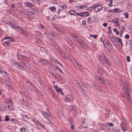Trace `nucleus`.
<instances>
[{
  "mask_svg": "<svg viewBox=\"0 0 132 132\" xmlns=\"http://www.w3.org/2000/svg\"><path fill=\"white\" fill-rule=\"evenodd\" d=\"M9 26L12 28L15 29L16 31L20 34H22L25 36L28 35V34L26 30L22 29L21 28L17 26L15 24L12 23H10Z\"/></svg>",
  "mask_w": 132,
  "mask_h": 132,
  "instance_id": "1",
  "label": "nucleus"
},
{
  "mask_svg": "<svg viewBox=\"0 0 132 132\" xmlns=\"http://www.w3.org/2000/svg\"><path fill=\"white\" fill-rule=\"evenodd\" d=\"M98 57L100 60L103 63H107L109 65H111V64L109 62L108 60L104 55H101L99 54L98 55Z\"/></svg>",
  "mask_w": 132,
  "mask_h": 132,
  "instance_id": "2",
  "label": "nucleus"
},
{
  "mask_svg": "<svg viewBox=\"0 0 132 132\" xmlns=\"http://www.w3.org/2000/svg\"><path fill=\"white\" fill-rule=\"evenodd\" d=\"M20 54V53L19 54L18 53V55L17 56L18 58L22 60L26 61H27L29 60V57L28 56H26L21 54Z\"/></svg>",
  "mask_w": 132,
  "mask_h": 132,
  "instance_id": "3",
  "label": "nucleus"
},
{
  "mask_svg": "<svg viewBox=\"0 0 132 132\" xmlns=\"http://www.w3.org/2000/svg\"><path fill=\"white\" fill-rule=\"evenodd\" d=\"M6 103L7 104V106H6L5 108L8 110H12L13 106L12 101L10 100H7L6 101Z\"/></svg>",
  "mask_w": 132,
  "mask_h": 132,
  "instance_id": "4",
  "label": "nucleus"
},
{
  "mask_svg": "<svg viewBox=\"0 0 132 132\" xmlns=\"http://www.w3.org/2000/svg\"><path fill=\"white\" fill-rule=\"evenodd\" d=\"M41 112L45 118L48 120L50 122L51 121L50 119L51 117L48 113L43 110L41 111Z\"/></svg>",
  "mask_w": 132,
  "mask_h": 132,
  "instance_id": "5",
  "label": "nucleus"
},
{
  "mask_svg": "<svg viewBox=\"0 0 132 132\" xmlns=\"http://www.w3.org/2000/svg\"><path fill=\"white\" fill-rule=\"evenodd\" d=\"M64 99L66 102H71L73 99V96L70 94H68L65 96Z\"/></svg>",
  "mask_w": 132,
  "mask_h": 132,
  "instance_id": "6",
  "label": "nucleus"
},
{
  "mask_svg": "<svg viewBox=\"0 0 132 132\" xmlns=\"http://www.w3.org/2000/svg\"><path fill=\"white\" fill-rule=\"evenodd\" d=\"M94 6L95 11L96 12L100 11L103 8L102 6L98 4H94Z\"/></svg>",
  "mask_w": 132,
  "mask_h": 132,
  "instance_id": "7",
  "label": "nucleus"
},
{
  "mask_svg": "<svg viewBox=\"0 0 132 132\" xmlns=\"http://www.w3.org/2000/svg\"><path fill=\"white\" fill-rule=\"evenodd\" d=\"M67 7V5H63L60 6L59 7L58 10L57 12L58 14H59L60 12L64 9H66Z\"/></svg>",
  "mask_w": 132,
  "mask_h": 132,
  "instance_id": "8",
  "label": "nucleus"
},
{
  "mask_svg": "<svg viewBox=\"0 0 132 132\" xmlns=\"http://www.w3.org/2000/svg\"><path fill=\"white\" fill-rule=\"evenodd\" d=\"M71 110L73 111V114L74 117H76L77 116V112L76 111V108L75 106L72 105L70 106Z\"/></svg>",
  "mask_w": 132,
  "mask_h": 132,
  "instance_id": "9",
  "label": "nucleus"
},
{
  "mask_svg": "<svg viewBox=\"0 0 132 132\" xmlns=\"http://www.w3.org/2000/svg\"><path fill=\"white\" fill-rule=\"evenodd\" d=\"M21 12L22 14L27 15L28 16L30 15V14H32V13H31V12L29 11L28 10H23L22 11H21Z\"/></svg>",
  "mask_w": 132,
  "mask_h": 132,
  "instance_id": "10",
  "label": "nucleus"
},
{
  "mask_svg": "<svg viewBox=\"0 0 132 132\" xmlns=\"http://www.w3.org/2000/svg\"><path fill=\"white\" fill-rule=\"evenodd\" d=\"M112 22L115 23V24L117 27H119L120 26V24L119 22L118 19L117 18H115L113 19Z\"/></svg>",
  "mask_w": 132,
  "mask_h": 132,
  "instance_id": "11",
  "label": "nucleus"
},
{
  "mask_svg": "<svg viewBox=\"0 0 132 132\" xmlns=\"http://www.w3.org/2000/svg\"><path fill=\"white\" fill-rule=\"evenodd\" d=\"M0 72L2 75L4 76L8 77L9 76V74L8 73L3 70H2L1 69H0Z\"/></svg>",
  "mask_w": 132,
  "mask_h": 132,
  "instance_id": "12",
  "label": "nucleus"
},
{
  "mask_svg": "<svg viewBox=\"0 0 132 132\" xmlns=\"http://www.w3.org/2000/svg\"><path fill=\"white\" fill-rule=\"evenodd\" d=\"M34 123L36 124L37 125L42 127L43 128H44L45 126L42 124L38 120H34Z\"/></svg>",
  "mask_w": 132,
  "mask_h": 132,
  "instance_id": "13",
  "label": "nucleus"
},
{
  "mask_svg": "<svg viewBox=\"0 0 132 132\" xmlns=\"http://www.w3.org/2000/svg\"><path fill=\"white\" fill-rule=\"evenodd\" d=\"M121 126L122 130L125 131L127 130V127L126 125L124 123H122L121 125Z\"/></svg>",
  "mask_w": 132,
  "mask_h": 132,
  "instance_id": "14",
  "label": "nucleus"
},
{
  "mask_svg": "<svg viewBox=\"0 0 132 132\" xmlns=\"http://www.w3.org/2000/svg\"><path fill=\"white\" fill-rule=\"evenodd\" d=\"M129 89H128V90H127V88H125V89L123 90L124 91L126 95L127 96V98L128 99H130V97H129V94L128 93V91H129Z\"/></svg>",
  "mask_w": 132,
  "mask_h": 132,
  "instance_id": "15",
  "label": "nucleus"
},
{
  "mask_svg": "<svg viewBox=\"0 0 132 132\" xmlns=\"http://www.w3.org/2000/svg\"><path fill=\"white\" fill-rule=\"evenodd\" d=\"M77 42L80 44L82 46H84V44L83 43V42L80 40V39L78 37V38L76 39Z\"/></svg>",
  "mask_w": 132,
  "mask_h": 132,
  "instance_id": "16",
  "label": "nucleus"
},
{
  "mask_svg": "<svg viewBox=\"0 0 132 132\" xmlns=\"http://www.w3.org/2000/svg\"><path fill=\"white\" fill-rule=\"evenodd\" d=\"M24 4L27 6L28 7H31L33 6V4L29 2H25Z\"/></svg>",
  "mask_w": 132,
  "mask_h": 132,
  "instance_id": "17",
  "label": "nucleus"
},
{
  "mask_svg": "<svg viewBox=\"0 0 132 132\" xmlns=\"http://www.w3.org/2000/svg\"><path fill=\"white\" fill-rule=\"evenodd\" d=\"M100 80L101 81V82L102 83L106 85L107 83V84H108V81L107 80L105 81L103 79H102L101 78H100Z\"/></svg>",
  "mask_w": 132,
  "mask_h": 132,
  "instance_id": "18",
  "label": "nucleus"
},
{
  "mask_svg": "<svg viewBox=\"0 0 132 132\" xmlns=\"http://www.w3.org/2000/svg\"><path fill=\"white\" fill-rule=\"evenodd\" d=\"M94 86L96 89L99 91H101V88H100L98 84H94Z\"/></svg>",
  "mask_w": 132,
  "mask_h": 132,
  "instance_id": "19",
  "label": "nucleus"
},
{
  "mask_svg": "<svg viewBox=\"0 0 132 132\" xmlns=\"http://www.w3.org/2000/svg\"><path fill=\"white\" fill-rule=\"evenodd\" d=\"M77 7L79 9H87V6H78Z\"/></svg>",
  "mask_w": 132,
  "mask_h": 132,
  "instance_id": "20",
  "label": "nucleus"
},
{
  "mask_svg": "<svg viewBox=\"0 0 132 132\" xmlns=\"http://www.w3.org/2000/svg\"><path fill=\"white\" fill-rule=\"evenodd\" d=\"M4 39H10L9 41H13L14 40L13 38L9 36H6L4 38Z\"/></svg>",
  "mask_w": 132,
  "mask_h": 132,
  "instance_id": "21",
  "label": "nucleus"
},
{
  "mask_svg": "<svg viewBox=\"0 0 132 132\" xmlns=\"http://www.w3.org/2000/svg\"><path fill=\"white\" fill-rule=\"evenodd\" d=\"M115 39L118 40L119 42L120 43L121 46H123V45L122 42V40L120 38L117 37H115Z\"/></svg>",
  "mask_w": 132,
  "mask_h": 132,
  "instance_id": "22",
  "label": "nucleus"
},
{
  "mask_svg": "<svg viewBox=\"0 0 132 132\" xmlns=\"http://www.w3.org/2000/svg\"><path fill=\"white\" fill-rule=\"evenodd\" d=\"M89 15V13L87 12H85L82 13V15H81V16L85 17L88 16Z\"/></svg>",
  "mask_w": 132,
  "mask_h": 132,
  "instance_id": "23",
  "label": "nucleus"
},
{
  "mask_svg": "<svg viewBox=\"0 0 132 132\" xmlns=\"http://www.w3.org/2000/svg\"><path fill=\"white\" fill-rule=\"evenodd\" d=\"M71 61H72L73 63L76 66L77 65H78V63L75 59H73L71 60Z\"/></svg>",
  "mask_w": 132,
  "mask_h": 132,
  "instance_id": "24",
  "label": "nucleus"
},
{
  "mask_svg": "<svg viewBox=\"0 0 132 132\" xmlns=\"http://www.w3.org/2000/svg\"><path fill=\"white\" fill-rule=\"evenodd\" d=\"M31 13H32L34 14H37L38 12V11L37 9H34L33 10L31 11Z\"/></svg>",
  "mask_w": 132,
  "mask_h": 132,
  "instance_id": "25",
  "label": "nucleus"
},
{
  "mask_svg": "<svg viewBox=\"0 0 132 132\" xmlns=\"http://www.w3.org/2000/svg\"><path fill=\"white\" fill-rule=\"evenodd\" d=\"M10 41H6L5 42H4L3 43V45L6 46H10Z\"/></svg>",
  "mask_w": 132,
  "mask_h": 132,
  "instance_id": "26",
  "label": "nucleus"
},
{
  "mask_svg": "<svg viewBox=\"0 0 132 132\" xmlns=\"http://www.w3.org/2000/svg\"><path fill=\"white\" fill-rule=\"evenodd\" d=\"M104 9L105 11L107 12L110 13L112 12V9H109L108 8L106 7H105Z\"/></svg>",
  "mask_w": 132,
  "mask_h": 132,
  "instance_id": "27",
  "label": "nucleus"
},
{
  "mask_svg": "<svg viewBox=\"0 0 132 132\" xmlns=\"http://www.w3.org/2000/svg\"><path fill=\"white\" fill-rule=\"evenodd\" d=\"M94 9L95 7L94 4L88 8V9H87V10L88 11H90L92 10L93 9Z\"/></svg>",
  "mask_w": 132,
  "mask_h": 132,
  "instance_id": "28",
  "label": "nucleus"
},
{
  "mask_svg": "<svg viewBox=\"0 0 132 132\" xmlns=\"http://www.w3.org/2000/svg\"><path fill=\"white\" fill-rule=\"evenodd\" d=\"M54 87L55 88L57 91L58 92H59L60 90L61 89L59 88L57 85H54Z\"/></svg>",
  "mask_w": 132,
  "mask_h": 132,
  "instance_id": "29",
  "label": "nucleus"
},
{
  "mask_svg": "<svg viewBox=\"0 0 132 132\" xmlns=\"http://www.w3.org/2000/svg\"><path fill=\"white\" fill-rule=\"evenodd\" d=\"M34 14L32 13V14H30V15H29L28 16V18H29V19H32L34 18Z\"/></svg>",
  "mask_w": 132,
  "mask_h": 132,
  "instance_id": "30",
  "label": "nucleus"
},
{
  "mask_svg": "<svg viewBox=\"0 0 132 132\" xmlns=\"http://www.w3.org/2000/svg\"><path fill=\"white\" fill-rule=\"evenodd\" d=\"M39 28V29L41 28L44 30H45L46 29L45 27L42 24H40Z\"/></svg>",
  "mask_w": 132,
  "mask_h": 132,
  "instance_id": "31",
  "label": "nucleus"
},
{
  "mask_svg": "<svg viewBox=\"0 0 132 132\" xmlns=\"http://www.w3.org/2000/svg\"><path fill=\"white\" fill-rule=\"evenodd\" d=\"M70 14L71 15H75L76 12L73 10H71L69 12Z\"/></svg>",
  "mask_w": 132,
  "mask_h": 132,
  "instance_id": "32",
  "label": "nucleus"
},
{
  "mask_svg": "<svg viewBox=\"0 0 132 132\" xmlns=\"http://www.w3.org/2000/svg\"><path fill=\"white\" fill-rule=\"evenodd\" d=\"M119 12V9L115 8L113 10H112V12H113L115 13H117Z\"/></svg>",
  "mask_w": 132,
  "mask_h": 132,
  "instance_id": "33",
  "label": "nucleus"
},
{
  "mask_svg": "<svg viewBox=\"0 0 132 132\" xmlns=\"http://www.w3.org/2000/svg\"><path fill=\"white\" fill-rule=\"evenodd\" d=\"M36 34L38 36H40V37H42V34L40 32L37 31L36 32Z\"/></svg>",
  "mask_w": 132,
  "mask_h": 132,
  "instance_id": "34",
  "label": "nucleus"
},
{
  "mask_svg": "<svg viewBox=\"0 0 132 132\" xmlns=\"http://www.w3.org/2000/svg\"><path fill=\"white\" fill-rule=\"evenodd\" d=\"M74 123L71 122L70 125V128L72 130H73L74 129Z\"/></svg>",
  "mask_w": 132,
  "mask_h": 132,
  "instance_id": "35",
  "label": "nucleus"
},
{
  "mask_svg": "<svg viewBox=\"0 0 132 132\" xmlns=\"http://www.w3.org/2000/svg\"><path fill=\"white\" fill-rule=\"evenodd\" d=\"M121 86L123 89V90L125 89V88H126V87L125 86V85L123 83H121Z\"/></svg>",
  "mask_w": 132,
  "mask_h": 132,
  "instance_id": "36",
  "label": "nucleus"
},
{
  "mask_svg": "<svg viewBox=\"0 0 132 132\" xmlns=\"http://www.w3.org/2000/svg\"><path fill=\"white\" fill-rule=\"evenodd\" d=\"M20 130L21 132H24L26 131L25 128L23 127L20 128Z\"/></svg>",
  "mask_w": 132,
  "mask_h": 132,
  "instance_id": "37",
  "label": "nucleus"
},
{
  "mask_svg": "<svg viewBox=\"0 0 132 132\" xmlns=\"http://www.w3.org/2000/svg\"><path fill=\"white\" fill-rule=\"evenodd\" d=\"M113 1L112 0H110V2L109 3H108V5L109 6V7H111L112 6V3Z\"/></svg>",
  "mask_w": 132,
  "mask_h": 132,
  "instance_id": "38",
  "label": "nucleus"
},
{
  "mask_svg": "<svg viewBox=\"0 0 132 132\" xmlns=\"http://www.w3.org/2000/svg\"><path fill=\"white\" fill-rule=\"evenodd\" d=\"M113 31L114 32H116V34L117 35H118L119 34V33L117 29L116 28L114 29H113Z\"/></svg>",
  "mask_w": 132,
  "mask_h": 132,
  "instance_id": "39",
  "label": "nucleus"
},
{
  "mask_svg": "<svg viewBox=\"0 0 132 132\" xmlns=\"http://www.w3.org/2000/svg\"><path fill=\"white\" fill-rule=\"evenodd\" d=\"M58 31L61 33H63L64 32V31L62 29L60 28L59 29H58Z\"/></svg>",
  "mask_w": 132,
  "mask_h": 132,
  "instance_id": "40",
  "label": "nucleus"
},
{
  "mask_svg": "<svg viewBox=\"0 0 132 132\" xmlns=\"http://www.w3.org/2000/svg\"><path fill=\"white\" fill-rule=\"evenodd\" d=\"M17 64L18 65V66L19 67V68L20 69H23L24 68V67H23L22 65H19L17 63Z\"/></svg>",
  "mask_w": 132,
  "mask_h": 132,
  "instance_id": "41",
  "label": "nucleus"
},
{
  "mask_svg": "<svg viewBox=\"0 0 132 132\" xmlns=\"http://www.w3.org/2000/svg\"><path fill=\"white\" fill-rule=\"evenodd\" d=\"M76 66L78 67L80 70H81L82 69V66L79 63L78 64V65H77Z\"/></svg>",
  "mask_w": 132,
  "mask_h": 132,
  "instance_id": "42",
  "label": "nucleus"
},
{
  "mask_svg": "<svg viewBox=\"0 0 132 132\" xmlns=\"http://www.w3.org/2000/svg\"><path fill=\"white\" fill-rule=\"evenodd\" d=\"M5 121H9V118L8 116L7 115H5Z\"/></svg>",
  "mask_w": 132,
  "mask_h": 132,
  "instance_id": "43",
  "label": "nucleus"
},
{
  "mask_svg": "<svg viewBox=\"0 0 132 132\" xmlns=\"http://www.w3.org/2000/svg\"><path fill=\"white\" fill-rule=\"evenodd\" d=\"M127 61L129 62L130 61V57L129 56H127L126 57Z\"/></svg>",
  "mask_w": 132,
  "mask_h": 132,
  "instance_id": "44",
  "label": "nucleus"
},
{
  "mask_svg": "<svg viewBox=\"0 0 132 132\" xmlns=\"http://www.w3.org/2000/svg\"><path fill=\"white\" fill-rule=\"evenodd\" d=\"M55 9V6H52L50 8V9L52 11H54Z\"/></svg>",
  "mask_w": 132,
  "mask_h": 132,
  "instance_id": "45",
  "label": "nucleus"
},
{
  "mask_svg": "<svg viewBox=\"0 0 132 132\" xmlns=\"http://www.w3.org/2000/svg\"><path fill=\"white\" fill-rule=\"evenodd\" d=\"M124 15L125 16V17L126 18H127L128 16V13H124Z\"/></svg>",
  "mask_w": 132,
  "mask_h": 132,
  "instance_id": "46",
  "label": "nucleus"
},
{
  "mask_svg": "<svg viewBox=\"0 0 132 132\" xmlns=\"http://www.w3.org/2000/svg\"><path fill=\"white\" fill-rule=\"evenodd\" d=\"M14 5L12 4L11 5V10L13 11L14 10Z\"/></svg>",
  "mask_w": 132,
  "mask_h": 132,
  "instance_id": "47",
  "label": "nucleus"
},
{
  "mask_svg": "<svg viewBox=\"0 0 132 132\" xmlns=\"http://www.w3.org/2000/svg\"><path fill=\"white\" fill-rule=\"evenodd\" d=\"M125 38L128 39L129 38V36L128 34H126L125 36Z\"/></svg>",
  "mask_w": 132,
  "mask_h": 132,
  "instance_id": "48",
  "label": "nucleus"
},
{
  "mask_svg": "<svg viewBox=\"0 0 132 132\" xmlns=\"http://www.w3.org/2000/svg\"><path fill=\"white\" fill-rule=\"evenodd\" d=\"M108 25V23H104L103 24V25L105 27H106Z\"/></svg>",
  "mask_w": 132,
  "mask_h": 132,
  "instance_id": "49",
  "label": "nucleus"
},
{
  "mask_svg": "<svg viewBox=\"0 0 132 132\" xmlns=\"http://www.w3.org/2000/svg\"><path fill=\"white\" fill-rule=\"evenodd\" d=\"M8 82H7L6 83V85L11 86V84L10 83V82L9 81H7Z\"/></svg>",
  "mask_w": 132,
  "mask_h": 132,
  "instance_id": "50",
  "label": "nucleus"
},
{
  "mask_svg": "<svg viewBox=\"0 0 132 132\" xmlns=\"http://www.w3.org/2000/svg\"><path fill=\"white\" fill-rule=\"evenodd\" d=\"M57 16L56 15H55L54 16L53 18L52 19H53V20H55L57 18Z\"/></svg>",
  "mask_w": 132,
  "mask_h": 132,
  "instance_id": "51",
  "label": "nucleus"
},
{
  "mask_svg": "<svg viewBox=\"0 0 132 132\" xmlns=\"http://www.w3.org/2000/svg\"><path fill=\"white\" fill-rule=\"evenodd\" d=\"M86 21L85 20H84L82 21V24L83 25H85L86 24Z\"/></svg>",
  "mask_w": 132,
  "mask_h": 132,
  "instance_id": "52",
  "label": "nucleus"
},
{
  "mask_svg": "<svg viewBox=\"0 0 132 132\" xmlns=\"http://www.w3.org/2000/svg\"><path fill=\"white\" fill-rule=\"evenodd\" d=\"M92 20V18L91 17H89L88 18L87 21L88 22H90Z\"/></svg>",
  "mask_w": 132,
  "mask_h": 132,
  "instance_id": "53",
  "label": "nucleus"
},
{
  "mask_svg": "<svg viewBox=\"0 0 132 132\" xmlns=\"http://www.w3.org/2000/svg\"><path fill=\"white\" fill-rule=\"evenodd\" d=\"M73 37H74V38L75 39H76L78 38V37L77 36L76 34L74 35H73Z\"/></svg>",
  "mask_w": 132,
  "mask_h": 132,
  "instance_id": "54",
  "label": "nucleus"
},
{
  "mask_svg": "<svg viewBox=\"0 0 132 132\" xmlns=\"http://www.w3.org/2000/svg\"><path fill=\"white\" fill-rule=\"evenodd\" d=\"M129 85L128 84H127L126 85V86L127 87V90H128V89H129Z\"/></svg>",
  "mask_w": 132,
  "mask_h": 132,
  "instance_id": "55",
  "label": "nucleus"
},
{
  "mask_svg": "<svg viewBox=\"0 0 132 132\" xmlns=\"http://www.w3.org/2000/svg\"><path fill=\"white\" fill-rule=\"evenodd\" d=\"M53 26L55 28V29L57 27V25L55 24H53Z\"/></svg>",
  "mask_w": 132,
  "mask_h": 132,
  "instance_id": "56",
  "label": "nucleus"
},
{
  "mask_svg": "<svg viewBox=\"0 0 132 132\" xmlns=\"http://www.w3.org/2000/svg\"><path fill=\"white\" fill-rule=\"evenodd\" d=\"M23 117H22L23 118H25V117L26 118H28V116L27 115H23Z\"/></svg>",
  "mask_w": 132,
  "mask_h": 132,
  "instance_id": "57",
  "label": "nucleus"
},
{
  "mask_svg": "<svg viewBox=\"0 0 132 132\" xmlns=\"http://www.w3.org/2000/svg\"><path fill=\"white\" fill-rule=\"evenodd\" d=\"M77 15H80V16H81V15H82V13H77Z\"/></svg>",
  "mask_w": 132,
  "mask_h": 132,
  "instance_id": "58",
  "label": "nucleus"
},
{
  "mask_svg": "<svg viewBox=\"0 0 132 132\" xmlns=\"http://www.w3.org/2000/svg\"><path fill=\"white\" fill-rule=\"evenodd\" d=\"M54 61L55 63H57V64L59 63V62L56 59H55L54 60Z\"/></svg>",
  "mask_w": 132,
  "mask_h": 132,
  "instance_id": "59",
  "label": "nucleus"
},
{
  "mask_svg": "<svg viewBox=\"0 0 132 132\" xmlns=\"http://www.w3.org/2000/svg\"><path fill=\"white\" fill-rule=\"evenodd\" d=\"M109 124V125L110 126H112L113 125V124L111 123H109L108 124Z\"/></svg>",
  "mask_w": 132,
  "mask_h": 132,
  "instance_id": "60",
  "label": "nucleus"
},
{
  "mask_svg": "<svg viewBox=\"0 0 132 132\" xmlns=\"http://www.w3.org/2000/svg\"><path fill=\"white\" fill-rule=\"evenodd\" d=\"M53 96L55 99H56L57 100H58V98L57 97V96H55L54 94H53Z\"/></svg>",
  "mask_w": 132,
  "mask_h": 132,
  "instance_id": "61",
  "label": "nucleus"
},
{
  "mask_svg": "<svg viewBox=\"0 0 132 132\" xmlns=\"http://www.w3.org/2000/svg\"><path fill=\"white\" fill-rule=\"evenodd\" d=\"M93 37L95 39L97 37V35H94L93 36Z\"/></svg>",
  "mask_w": 132,
  "mask_h": 132,
  "instance_id": "62",
  "label": "nucleus"
},
{
  "mask_svg": "<svg viewBox=\"0 0 132 132\" xmlns=\"http://www.w3.org/2000/svg\"><path fill=\"white\" fill-rule=\"evenodd\" d=\"M20 102H21L22 104H23V102H24V101L23 100H20Z\"/></svg>",
  "mask_w": 132,
  "mask_h": 132,
  "instance_id": "63",
  "label": "nucleus"
},
{
  "mask_svg": "<svg viewBox=\"0 0 132 132\" xmlns=\"http://www.w3.org/2000/svg\"><path fill=\"white\" fill-rule=\"evenodd\" d=\"M130 47L131 48V51H132V43H131L130 45Z\"/></svg>",
  "mask_w": 132,
  "mask_h": 132,
  "instance_id": "64",
  "label": "nucleus"
}]
</instances>
